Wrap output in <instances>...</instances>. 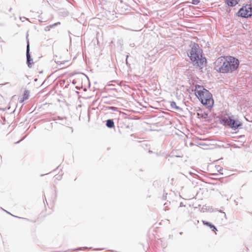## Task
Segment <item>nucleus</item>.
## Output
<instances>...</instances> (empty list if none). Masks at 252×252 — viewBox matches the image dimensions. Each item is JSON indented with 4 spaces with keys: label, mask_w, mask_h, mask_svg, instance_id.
<instances>
[{
    "label": "nucleus",
    "mask_w": 252,
    "mask_h": 252,
    "mask_svg": "<svg viewBox=\"0 0 252 252\" xmlns=\"http://www.w3.org/2000/svg\"><path fill=\"white\" fill-rule=\"evenodd\" d=\"M189 47L190 49L187 51V55L193 65L199 70L206 67L208 63L207 58L202 55L203 51L198 44L191 42Z\"/></svg>",
    "instance_id": "nucleus-2"
},
{
    "label": "nucleus",
    "mask_w": 252,
    "mask_h": 252,
    "mask_svg": "<svg viewBox=\"0 0 252 252\" xmlns=\"http://www.w3.org/2000/svg\"><path fill=\"white\" fill-rule=\"evenodd\" d=\"M37 79H34V81H37Z\"/></svg>",
    "instance_id": "nucleus-47"
},
{
    "label": "nucleus",
    "mask_w": 252,
    "mask_h": 252,
    "mask_svg": "<svg viewBox=\"0 0 252 252\" xmlns=\"http://www.w3.org/2000/svg\"><path fill=\"white\" fill-rule=\"evenodd\" d=\"M42 72H43V71H42H42H41L40 72V73H42Z\"/></svg>",
    "instance_id": "nucleus-48"
},
{
    "label": "nucleus",
    "mask_w": 252,
    "mask_h": 252,
    "mask_svg": "<svg viewBox=\"0 0 252 252\" xmlns=\"http://www.w3.org/2000/svg\"><path fill=\"white\" fill-rule=\"evenodd\" d=\"M54 26V24H53V25H50L49 26H48V27H49V28H52V27H53Z\"/></svg>",
    "instance_id": "nucleus-33"
},
{
    "label": "nucleus",
    "mask_w": 252,
    "mask_h": 252,
    "mask_svg": "<svg viewBox=\"0 0 252 252\" xmlns=\"http://www.w3.org/2000/svg\"><path fill=\"white\" fill-rule=\"evenodd\" d=\"M129 46L131 47H134L135 46V44L134 43H130L129 44Z\"/></svg>",
    "instance_id": "nucleus-29"
},
{
    "label": "nucleus",
    "mask_w": 252,
    "mask_h": 252,
    "mask_svg": "<svg viewBox=\"0 0 252 252\" xmlns=\"http://www.w3.org/2000/svg\"><path fill=\"white\" fill-rule=\"evenodd\" d=\"M194 87L192 91L195 95L202 105L211 112L215 103L213 94L202 85L196 84Z\"/></svg>",
    "instance_id": "nucleus-3"
},
{
    "label": "nucleus",
    "mask_w": 252,
    "mask_h": 252,
    "mask_svg": "<svg viewBox=\"0 0 252 252\" xmlns=\"http://www.w3.org/2000/svg\"><path fill=\"white\" fill-rule=\"evenodd\" d=\"M170 103V106L171 108L175 109L176 110H182V109L179 106H177L176 103L174 101H169Z\"/></svg>",
    "instance_id": "nucleus-11"
},
{
    "label": "nucleus",
    "mask_w": 252,
    "mask_h": 252,
    "mask_svg": "<svg viewBox=\"0 0 252 252\" xmlns=\"http://www.w3.org/2000/svg\"><path fill=\"white\" fill-rule=\"evenodd\" d=\"M244 118H245V120H246L247 121H248V122H250V121H249V120H248V119H247L246 117H244Z\"/></svg>",
    "instance_id": "nucleus-37"
},
{
    "label": "nucleus",
    "mask_w": 252,
    "mask_h": 252,
    "mask_svg": "<svg viewBox=\"0 0 252 252\" xmlns=\"http://www.w3.org/2000/svg\"><path fill=\"white\" fill-rule=\"evenodd\" d=\"M196 115L200 119H205V121L210 122L212 120V118L209 117L210 111H205L204 109L198 107L196 109Z\"/></svg>",
    "instance_id": "nucleus-6"
},
{
    "label": "nucleus",
    "mask_w": 252,
    "mask_h": 252,
    "mask_svg": "<svg viewBox=\"0 0 252 252\" xmlns=\"http://www.w3.org/2000/svg\"><path fill=\"white\" fill-rule=\"evenodd\" d=\"M128 57H129V55H127L126 56V64L127 65L129 64L128 63V62H127V59H128Z\"/></svg>",
    "instance_id": "nucleus-24"
},
{
    "label": "nucleus",
    "mask_w": 252,
    "mask_h": 252,
    "mask_svg": "<svg viewBox=\"0 0 252 252\" xmlns=\"http://www.w3.org/2000/svg\"><path fill=\"white\" fill-rule=\"evenodd\" d=\"M22 96L24 97V99H25L26 100L28 99L30 96L29 91L27 90H25Z\"/></svg>",
    "instance_id": "nucleus-12"
},
{
    "label": "nucleus",
    "mask_w": 252,
    "mask_h": 252,
    "mask_svg": "<svg viewBox=\"0 0 252 252\" xmlns=\"http://www.w3.org/2000/svg\"><path fill=\"white\" fill-rule=\"evenodd\" d=\"M202 223L204 225L208 226L212 231L215 232L218 231L216 226L212 223L204 220H202Z\"/></svg>",
    "instance_id": "nucleus-9"
},
{
    "label": "nucleus",
    "mask_w": 252,
    "mask_h": 252,
    "mask_svg": "<svg viewBox=\"0 0 252 252\" xmlns=\"http://www.w3.org/2000/svg\"><path fill=\"white\" fill-rule=\"evenodd\" d=\"M245 4H244L236 12V15L241 18L248 19L252 17V13H249V10Z\"/></svg>",
    "instance_id": "nucleus-5"
},
{
    "label": "nucleus",
    "mask_w": 252,
    "mask_h": 252,
    "mask_svg": "<svg viewBox=\"0 0 252 252\" xmlns=\"http://www.w3.org/2000/svg\"><path fill=\"white\" fill-rule=\"evenodd\" d=\"M185 205L184 204V203L182 202H180V207H185Z\"/></svg>",
    "instance_id": "nucleus-26"
},
{
    "label": "nucleus",
    "mask_w": 252,
    "mask_h": 252,
    "mask_svg": "<svg viewBox=\"0 0 252 252\" xmlns=\"http://www.w3.org/2000/svg\"><path fill=\"white\" fill-rule=\"evenodd\" d=\"M0 110H2V111H5L6 110H7V107L2 108L0 107Z\"/></svg>",
    "instance_id": "nucleus-27"
},
{
    "label": "nucleus",
    "mask_w": 252,
    "mask_h": 252,
    "mask_svg": "<svg viewBox=\"0 0 252 252\" xmlns=\"http://www.w3.org/2000/svg\"><path fill=\"white\" fill-rule=\"evenodd\" d=\"M5 212L6 213H7L8 214H9L10 215H11L12 216L14 217H16V218H20V217H19L18 216H14L12 214H11L10 212H8L6 210ZM21 219H24V220H28V219H26V218H21Z\"/></svg>",
    "instance_id": "nucleus-18"
},
{
    "label": "nucleus",
    "mask_w": 252,
    "mask_h": 252,
    "mask_svg": "<svg viewBox=\"0 0 252 252\" xmlns=\"http://www.w3.org/2000/svg\"><path fill=\"white\" fill-rule=\"evenodd\" d=\"M168 156L170 157H172V156H170V155H169Z\"/></svg>",
    "instance_id": "nucleus-49"
},
{
    "label": "nucleus",
    "mask_w": 252,
    "mask_h": 252,
    "mask_svg": "<svg viewBox=\"0 0 252 252\" xmlns=\"http://www.w3.org/2000/svg\"><path fill=\"white\" fill-rule=\"evenodd\" d=\"M105 110H111L113 111H118V108L114 106H107Z\"/></svg>",
    "instance_id": "nucleus-14"
},
{
    "label": "nucleus",
    "mask_w": 252,
    "mask_h": 252,
    "mask_svg": "<svg viewBox=\"0 0 252 252\" xmlns=\"http://www.w3.org/2000/svg\"><path fill=\"white\" fill-rule=\"evenodd\" d=\"M240 0H225V3L228 7H234L239 3Z\"/></svg>",
    "instance_id": "nucleus-8"
},
{
    "label": "nucleus",
    "mask_w": 252,
    "mask_h": 252,
    "mask_svg": "<svg viewBox=\"0 0 252 252\" xmlns=\"http://www.w3.org/2000/svg\"><path fill=\"white\" fill-rule=\"evenodd\" d=\"M7 107V109H9L10 108V106H8V107Z\"/></svg>",
    "instance_id": "nucleus-43"
},
{
    "label": "nucleus",
    "mask_w": 252,
    "mask_h": 252,
    "mask_svg": "<svg viewBox=\"0 0 252 252\" xmlns=\"http://www.w3.org/2000/svg\"><path fill=\"white\" fill-rule=\"evenodd\" d=\"M67 62V61H63L62 62L55 61V63L58 64H64Z\"/></svg>",
    "instance_id": "nucleus-19"
},
{
    "label": "nucleus",
    "mask_w": 252,
    "mask_h": 252,
    "mask_svg": "<svg viewBox=\"0 0 252 252\" xmlns=\"http://www.w3.org/2000/svg\"><path fill=\"white\" fill-rule=\"evenodd\" d=\"M27 46H26V58H27V64L28 67L31 68L33 63L32 58L30 54V43L28 39V32L27 33L26 35Z\"/></svg>",
    "instance_id": "nucleus-7"
},
{
    "label": "nucleus",
    "mask_w": 252,
    "mask_h": 252,
    "mask_svg": "<svg viewBox=\"0 0 252 252\" xmlns=\"http://www.w3.org/2000/svg\"><path fill=\"white\" fill-rule=\"evenodd\" d=\"M160 182L158 180L154 181L153 183V186L155 188H158L160 186Z\"/></svg>",
    "instance_id": "nucleus-13"
},
{
    "label": "nucleus",
    "mask_w": 252,
    "mask_h": 252,
    "mask_svg": "<svg viewBox=\"0 0 252 252\" xmlns=\"http://www.w3.org/2000/svg\"><path fill=\"white\" fill-rule=\"evenodd\" d=\"M250 172H252V171H250Z\"/></svg>",
    "instance_id": "nucleus-51"
},
{
    "label": "nucleus",
    "mask_w": 252,
    "mask_h": 252,
    "mask_svg": "<svg viewBox=\"0 0 252 252\" xmlns=\"http://www.w3.org/2000/svg\"><path fill=\"white\" fill-rule=\"evenodd\" d=\"M189 174H190V175L193 176L194 175H196L195 174L193 173V172H192L191 171L189 172Z\"/></svg>",
    "instance_id": "nucleus-25"
},
{
    "label": "nucleus",
    "mask_w": 252,
    "mask_h": 252,
    "mask_svg": "<svg viewBox=\"0 0 252 252\" xmlns=\"http://www.w3.org/2000/svg\"><path fill=\"white\" fill-rule=\"evenodd\" d=\"M149 153H153V152H152V151H151V150H149Z\"/></svg>",
    "instance_id": "nucleus-41"
},
{
    "label": "nucleus",
    "mask_w": 252,
    "mask_h": 252,
    "mask_svg": "<svg viewBox=\"0 0 252 252\" xmlns=\"http://www.w3.org/2000/svg\"><path fill=\"white\" fill-rule=\"evenodd\" d=\"M105 126L109 128H115V123L113 119H109L105 121Z\"/></svg>",
    "instance_id": "nucleus-10"
},
{
    "label": "nucleus",
    "mask_w": 252,
    "mask_h": 252,
    "mask_svg": "<svg viewBox=\"0 0 252 252\" xmlns=\"http://www.w3.org/2000/svg\"><path fill=\"white\" fill-rule=\"evenodd\" d=\"M62 125H65V124H66V122H63V123H62Z\"/></svg>",
    "instance_id": "nucleus-39"
},
{
    "label": "nucleus",
    "mask_w": 252,
    "mask_h": 252,
    "mask_svg": "<svg viewBox=\"0 0 252 252\" xmlns=\"http://www.w3.org/2000/svg\"><path fill=\"white\" fill-rule=\"evenodd\" d=\"M72 83L73 85H75V84H76V83H77V81H76L75 80H73L72 81Z\"/></svg>",
    "instance_id": "nucleus-28"
},
{
    "label": "nucleus",
    "mask_w": 252,
    "mask_h": 252,
    "mask_svg": "<svg viewBox=\"0 0 252 252\" xmlns=\"http://www.w3.org/2000/svg\"><path fill=\"white\" fill-rule=\"evenodd\" d=\"M175 157H177V158H180V157H182V156H180V155H176Z\"/></svg>",
    "instance_id": "nucleus-35"
},
{
    "label": "nucleus",
    "mask_w": 252,
    "mask_h": 252,
    "mask_svg": "<svg viewBox=\"0 0 252 252\" xmlns=\"http://www.w3.org/2000/svg\"><path fill=\"white\" fill-rule=\"evenodd\" d=\"M250 3L249 4H245L246 6H248V8L249 10V13H252V2L250 1Z\"/></svg>",
    "instance_id": "nucleus-15"
},
{
    "label": "nucleus",
    "mask_w": 252,
    "mask_h": 252,
    "mask_svg": "<svg viewBox=\"0 0 252 252\" xmlns=\"http://www.w3.org/2000/svg\"><path fill=\"white\" fill-rule=\"evenodd\" d=\"M163 199L164 200H166V195H163Z\"/></svg>",
    "instance_id": "nucleus-34"
},
{
    "label": "nucleus",
    "mask_w": 252,
    "mask_h": 252,
    "mask_svg": "<svg viewBox=\"0 0 252 252\" xmlns=\"http://www.w3.org/2000/svg\"><path fill=\"white\" fill-rule=\"evenodd\" d=\"M200 2V0H192L190 3L193 5H198Z\"/></svg>",
    "instance_id": "nucleus-16"
},
{
    "label": "nucleus",
    "mask_w": 252,
    "mask_h": 252,
    "mask_svg": "<svg viewBox=\"0 0 252 252\" xmlns=\"http://www.w3.org/2000/svg\"><path fill=\"white\" fill-rule=\"evenodd\" d=\"M216 169L218 170V171L221 174H222V173H220V171L222 170L223 168L221 167L220 165L216 166Z\"/></svg>",
    "instance_id": "nucleus-17"
},
{
    "label": "nucleus",
    "mask_w": 252,
    "mask_h": 252,
    "mask_svg": "<svg viewBox=\"0 0 252 252\" xmlns=\"http://www.w3.org/2000/svg\"><path fill=\"white\" fill-rule=\"evenodd\" d=\"M240 63L239 60L235 57L221 56L214 63V69L220 73H232L238 70Z\"/></svg>",
    "instance_id": "nucleus-1"
},
{
    "label": "nucleus",
    "mask_w": 252,
    "mask_h": 252,
    "mask_svg": "<svg viewBox=\"0 0 252 252\" xmlns=\"http://www.w3.org/2000/svg\"><path fill=\"white\" fill-rule=\"evenodd\" d=\"M66 117H61L60 116H58L57 117V120H62V121H63V120H66Z\"/></svg>",
    "instance_id": "nucleus-21"
},
{
    "label": "nucleus",
    "mask_w": 252,
    "mask_h": 252,
    "mask_svg": "<svg viewBox=\"0 0 252 252\" xmlns=\"http://www.w3.org/2000/svg\"><path fill=\"white\" fill-rule=\"evenodd\" d=\"M11 10H12V8H10L9 9V11H11Z\"/></svg>",
    "instance_id": "nucleus-46"
},
{
    "label": "nucleus",
    "mask_w": 252,
    "mask_h": 252,
    "mask_svg": "<svg viewBox=\"0 0 252 252\" xmlns=\"http://www.w3.org/2000/svg\"><path fill=\"white\" fill-rule=\"evenodd\" d=\"M216 208L214 209V208H212V207H211V212L216 211Z\"/></svg>",
    "instance_id": "nucleus-31"
},
{
    "label": "nucleus",
    "mask_w": 252,
    "mask_h": 252,
    "mask_svg": "<svg viewBox=\"0 0 252 252\" xmlns=\"http://www.w3.org/2000/svg\"><path fill=\"white\" fill-rule=\"evenodd\" d=\"M25 100H26L25 99H24V97L22 96V97H21L20 98V99L19 100V102L22 103H23Z\"/></svg>",
    "instance_id": "nucleus-23"
},
{
    "label": "nucleus",
    "mask_w": 252,
    "mask_h": 252,
    "mask_svg": "<svg viewBox=\"0 0 252 252\" xmlns=\"http://www.w3.org/2000/svg\"><path fill=\"white\" fill-rule=\"evenodd\" d=\"M76 88L77 90H79V88L77 86H76Z\"/></svg>",
    "instance_id": "nucleus-44"
},
{
    "label": "nucleus",
    "mask_w": 252,
    "mask_h": 252,
    "mask_svg": "<svg viewBox=\"0 0 252 252\" xmlns=\"http://www.w3.org/2000/svg\"><path fill=\"white\" fill-rule=\"evenodd\" d=\"M104 248H102V249H96L95 250H104Z\"/></svg>",
    "instance_id": "nucleus-36"
},
{
    "label": "nucleus",
    "mask_w": 252,
    "mask_h": 252,
    "mask_svg": "<svg viewBox=\"0 0 252 252\" xmlns=\"http://www.w3.org/2000/svg\"><path fill=\"white\" fill-rule=\"evenodd\" d=\"M45 175V174H41V175H40V176H41V177H42V176H44Z\"/></svg>",
    "instance_id": "nucleus-45"
},
{
    "label": "nucleus",
    "mask_w": 252,
    "mask_h": 252,
    "mask_svg": "<svg viewBox=\"0 0 252 252\" xmlns=\"http://www.w3.org/2000/svg\"><path fill=\"white\" fill-rule=\"evenodd\" d=\"M88 249V247H80V248H76L74 250H75V251H79V250H85V249Z\"/></svg>",
    "instance_id": "nucleus-20"
},
{
    "label": "nucleus",
    "mask_w": 252,
    "mask_h": 252,
    "mask_svg": "<svg viewBox=\"0 0 252 252\" xmlns=\"http://www.w3.org/2000/svg\"><path fill=\"white\" fill-rule=\"evenodd\" d=\"M45 31H49L50 30V28H49L48 26H47L45 29Z\"/></svg>",
    "instance_id": "nucleus-30"
},
{
    "label": "nucleus",
    "mask_w": 252,
    "mask_h": 252,
    "mask_svg": "<svg viewBox=\"0 0 252 252\" xmlns=\"http://www.w3.org/2000/svg\"><path fill=\"white\" fill-rule=\"evenodd\" d=\"M0 209L1 210H3V211H4V212H5V211H6V210H4V209H3L2 207H0Z\"/></svg>",
    "instance_id": "nucleus-38"
},
{
    "label": "nucleus",
    "mask_w": 252,
    "mask_h": 252,
    "mask_svg": "<svg viewBox=\"0 0 252 252\" xmlns=\"http://www.w3.org/2000/svg\"><path fill=\"white\" fill-rule=\"evenodd\" d=\"M251 2H252V0H249Z\"/></svg>",
    "instance_id": "nucleus-50"
},
{
    "label": "nucleus",
    "mask_w": 252,
    "mask_h": 252,
    "mask_svg": "<svg viewBox=\"0 0 252 252\" xmlns=\"http://www.w3.org/2000/svg\"><path fill=\"white\" fill-rule=\"evenodd\" d=\"M8 83L6 82V83H4V84H2V85H6V84H8Z\"/></svg>",
    "instance_id": "nucleus-42"
},
{
    "label": "nucleus",
    "mask_w": 252,
    "mask_h": 252,
    "mask_svg": "<svg viewBox=\"0 0 252 252\" xmlns=\"http://www.w3.org/2000/svg\"><path fill=\"white\" fill-rule=\"evenodd\" d=\"M216 211H218L220 213H221L224 214V217L226 218V214H225V213L223 211H222L221 210H218V209H216Z\"/></svg>",
    "instance_id": "nucleus-22"
},
{
    "label": "nucleus",
    "mask_w": 252,
    "mask_h": 252,
    "mask_svg": "<svg viewBox=\"0 0 252 252\" xmlns=\"http://www.w3.org/2000/svg\"><path fill=\"white\" fill-rule=\"evenodd\" d=\"M23 139H21V140L16 142L15 143H19L21 141H22Z\"/></svg>",
    "instance_id": "nucleus-40"
},
{
    "label": "nucleus",
    "mask_w": 252,
    "mask_h": 252,
    "mask_svg": "<svg viewBox=\"0 0 252 252\" xmlns=\"http://www.w3.org/2000/svg\"><path fill=\"white\" fill-rule=\"evenodd\" d=\"M59 24H60V22H57V23L54 24V26L57 25H59Z\"/></svg>",
    "instance_id": "nucleus-32"
},
{
    "label": "nucleus",
    "mask_w": 252,
    "mask_h": 252,
    "mask_svg": "<svg viewBox=\"0 0 252 252\" xmlns=\"http://www.w3.org/2000/svg\"><path fill=\"white\" fill-rule=\"evenodd\" d=\"M219 123L225 127L233 130L241 129L243 126V123L231 113H225L219 117Z\"/></svg>",
    "instance_id": "nucleus-4"
}]
</instances>
